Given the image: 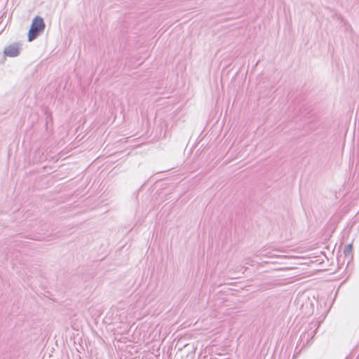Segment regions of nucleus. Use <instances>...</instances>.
<instances>
[{"mask_svg": "<svg viewBox=\"0 0 359 359\" xmlns=\"http://www.w3.org/2000/svg\"><path fill=\"white\" fill-rule=\"evenodd\" d=\"M45 29V24L43 20L36 16L34 18L31 27L28 32V40L29 41H33L39 34L40 32H43Z\"/></svg>", "mask_w": 359, "mask_h": 359, "instance_id": "nucleus-1", "label": "nucleus"}, {"mask_svg": "<svg viewBox=\"0 0 359 359\" xmlns=\"http://www.w3.org/2000/svg\"><path fill=\"white\" fill-rule=\"evenodd\" d=\"M4 53L9 57H15L19 53V48L17 45H10L5 48Z\"/></svg>", "mask_w": 359, "mask_h": 359, "instance_id": "nucleus-2", "label": "nucleus"}]
</instances>
